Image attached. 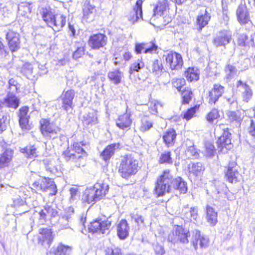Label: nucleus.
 Instances as JSON below:
<instances>
[{
	"label": "nucleus",
	"mask_w": 255,
	"mask_h": 255,
	"mask_svg": "<svg viewBox=\"0 0 255 255\" xmlns=\"http://www.w3.org/2000/svg\"><path fill=\"white\" fill-rule=\"evenodd\" d=\"M173 190L178 191L180 193H185L188 190L187 183L180 177L174 178L169 169L164 170L158 177L154 188L155 194L158 197Z\"/></svg>",
	"instance_id": "obj_1"
},
{
	"label": "nucleus",
	"mask_w": 255,
	"mask_h": 255,
	"mask_svg": "<svg viewBox=\"0 0 255 255\" xmlns=\"http://www.w3.org/2000/svg\"><path fill=\"white\" fill-rule=\"evenodd\" d=\"M109 188V185L102 181L96 183L93 187L85 190L82 200L88 204H94L106 195Z\"/></svg>",
	"instance_id": "obj_2"
},
{
	"label": "nucleus",
	"mask_w": 255,
	"mask_h": 255,
	"mask_svg": "<svg viewBox=\"0 0 255 255\" xmlns=\"http://www.w3.org/2000/svg\"><path fill=\"white\" fill-rule=\"evenodd\" d=\"M138 170V161L132 154H128L122 157L118 169L121 177L128 179L135 174Z\"/></svg>",
	"instance_id": "obj_3"
},
{
	"label": "nucleus",
	"mask_w": 255,
	"mask_h": 255,
	"mask_svg": "<svg viewBox=\"0 0 255 255\" xmlns=\"http://www.w3.org/2000/svg\"><path fill=\"white\" fill-rule=\"evenodd\" d=\"M83 144L82 142H75L73 147H68L62 154L65 159L67 161H72L76 163V166H80V163L78 162L83 159V156L86 155V152L81 147Z\"/></svg>",
	"instance_id": "obj_4"
},
{
	"label": "nucleus",
	"mask_w": 255,
	"mask_h": 255,
	"mask_svg": "<svg viewBox=\"0 0 255 255\" xmlns=\"http://www.w3.org/2000/svg\"><path fill=\"white\" fill-rule=\"evenodd\" d=\"M32 187L38 191L47 192L49 196L56 195L57 189L52 179L39 177L32 184Z\"/></svg>",
	"instance_id": "obj_5"
},
{
	"label": "nucleus",
	"mask_w": 255,
	"mask_h": 255,
	"mask_svg": "<svg viewBox=\"0 0 255 255\" xmlns=\"http://www.w3.org/2000/svg\"><path fill=\"white\" fill-rule=\"evenodd\" d=\"M40 124L41 133L46 138L54 140L61 130L60 128L50 123L48 119H42Z\"/></svg>",
	"instance_id": "obj_6"
},
{
	"label": "nucleus",
	"mask_w": 255,
	"mask_h": 255,
	"mask_svg": "<svg viewBox=\"0 0 255 255\" xmlns=\"http://www.w3.org/2000/svg\"><path fill=\"white\" fill-rule=\"evenodd\" d=\"M217 144L220 151L226 153L231 149L233 144L231 141V133L228 128L224 129L222 135L218 138Z\"/></svg>",
	"instance_id": "obj_7"
},
{
	"label": "nucleus",
	"mask_w": 255,
	"mask_h": 255,
	"mask_svg": "<svg viewBox=\"0 0 255 255\" xmlns=\"http://www.w3.org/2000/svg\"><path fill=\"white\" fill-rule=\"evenodd\" d=\"M209 239L207 237L202 235L200 231L195 230L193 231L191 243L195 250L200 248L206 249L209 246Z\"/></svg>",
	"instance_id": "obj_8"
},
{
	"label": "nucleus",
	"mask_w": 255,
	"mask_h": 255,
	"mask_svg": "<svg viewBox=\"0 0 255 255\" xmlns=\"http://www.w3.org/2000/svg\"><path fill=\"white\" fill-rule=\"evenodd\" d=\"M232 40V35L231 31L223 30L219 31L213 40V44L216 47H224L230 43Z\"/></svg>",
	"instance_id": "obj_9"
},
{
	"label": "nucleus",
	"mask_w": 255,
	"mask_h": 255,
	"mask_svg": "<svg viewBox=\"0 0 255 255\" xmlns=\"http://www.w3.org/2000/svg\"><path fill=\"white\" fill-rule=\"evenodd\" d=\"M166 63L172 70H179L183 65L182 56L176 52H170L164 55Z\"/></svg>",
	"instance_id": "obj_10"
},
{
	"label": "nucleus",
	"mask_w": 255,
	"mask_h": 255,
	"mask_svg": "<svg viewBox=\"0 0 255 255\" xmlns=\"http://www.w3.org/2000/svg\"><path fill=\"white\" fill-rule=\"evenodd\" d=\"M111 226V222L108 220L97 219L91 223L89 229L91 232L105 234Z\"/></svg>",
	"instance_id": "obj_11"
},
{
	"label": "nucleus",
	"mask_w": 255,
	"mask_h": 255,
	"mask_svg": "<svg viewBox=\"0 0 255 255\" xmlns=\"http://www.w3.org/2000/svg\"><path fill=\"white\" fill-rule=\"evenodd\" d=\"M236 86L241 93L243 101L245 103L249 102L252 99L254 95L251 87L240 80L238 81Z\"/></svg>",
	"instance_id": "obj_12"
},
{
	"label": "nucleus",
	"mask_w": 255,
	"mask_h": 255,
	"mask_svg": "<svg viewBox=\"0 0 255 255\" xmlns=\"http://www.w3.org/2000/svg\"><path fill=\"white\" fill-rule=\"evenodd\" d=\"M6 39L11 52L16 51L20 48V40L19 33L12 30H9L6 33Z\"/></svg>",
	"instance_id": "obj_13"
},
{
	"label": "nucleus",
	"mask_w": 255,
	"mask_h": 255,
	"mask_svg": "<svg viewBox=\"0 0 255 255\" xmlns=\"http://www.w3.org/2000/svg\"><path fill=\"white\" fill-rule=\"evenodd\" d=\"M107 40L108 37L104 34H95L90 37L88 44L92 49H99L107 44Z\"/></svg>",
	"instance_id": "obj_14"
},
{
	"label": "nucleus",
	"mask_w": 255,
	"mask_h": 255,
	"mask_svg": "<svg viewBox=\"0 0 255 255\" xmlns=\"http://www.w3.org/2000/svg\"><path fill=\"white\" fill-rule=\"evenodd\" d=\"M241 175L238 171L237 163L235 162H230L228 164L225 177L227 180L231 183H237L239 181Z\"/></svg>",
	"instance_id": "obj_15"
},
{
	"label": "nucleus",
	"mask_w": 255,
	"mask_h": 255,
	"mask_svg": "<svg viewBox=\"0 0 255 255\" xmlns=\"http://www.w3.org/2000/svg\"><path fill=\"white\" fill-rule=\"evenodd\" d=\"M75 97V92L73 90L63 92L61 96L62 100V108L68 112L73 109V100Z\"/></svg>",
	"instance_id": "obj_16"
},
{
	"label": "nucleus",
	"mask_w": 255,
	"mask_h": 255,
	"mask_svg": "<svg viewBox=\"0 0 255 255\" xmlns=\"http://www.w3.org/2000/svg\"><path fill=\"white\" fill-rule=\"evenodd\" d=\"M236 15L238 22L242 25L251 22L250 13L245 3H241L236 10Z\"/></svg>",
	"instance_id": "obj_17"
},
{
	"label": "nucleus",
	"mask_w": 255,
	"mask_h": 255,
	"mask_svg": "<svg viewBox=\"0 0 255 255\" xmlns=\"http://www.w3.org/2000/svg\"><path fill=\"white\" fill-rule=\"evenodd\" d=\"M183 146L185 154L188 158L197 159L199 157L200 150L195 147L193 141L187 139L184 141Z\"/></svg>",
	"instance_id": "obj_18"
},
{
	"label": "nucleus",
	"mask_w": 255,
	"mask_h": 255,
	"mask_svg": "<svg viewBox=\"0 0 255 255\" xmlns=\"http://www.w3.org/2000/svg\"><path fill=\"white\" fill-rule=\"evenodd\" d=\"M225 88L218 84L213 85V88L209 92L208 103L210 104H215L225 92Z\"/></svg>",
	"instance_id": "obj_19"
},
{
	"label": "nucleus",
	"mask_w": 255,
	"mask_h": 255,
	"mask_svg": "<svg viewBox=\"0 0 255 255\" xmlns=\"http://www.w3.org/2000/svg\"><path fill=\"white\" fill-rule=\"evenodd\" d=\"M94 0H86L83 5V18L87 21L93 19V13L96 10Z\"/></svg>",
	"instance_id": "obj_20"
},
{
	"label": "nucleus",
	"mask_w": 255,
	"mask_h": 255,
	"mask_svg": "<svg viewBox=\"0 0 255 255\" xmlns=\"http://www.w3.org/2000/svg\"><path fill=\"white\" fill-rule=\"evenodd\" d=\"M198 209L197 207H189V205L184 206L182 210V215L187 220L195 222L197 221L198 215Z\"/></svg>",
	"instance_id": "obj_21"
},
{
	"label": "nucleus",
	"mask_w": 255,
	"mask_h": 255,
	"mask_svg": "<svg viewBox=\"0 0 255 255\" xmlns=\"http://www.w3.org/2000/svg\"><path fill=\"white\" fill-rule=\"evenodd\" d=\"M39 12L42 16L43 20L47 23L48 26L52 24L56 15L58 13L56 9L49 6L41 7Z\"/></svg>",
	"instance_id": "obj_22"
},
{
	"label": "nucleus",
	"mask_w": 255,
	"mask_h": 255,
	"mask_svg": "<svg viewBox=\"0 0 255 255\" xmlns=\"http://www.w3.org/2000/svg\"><path fill=\"white\" fill-rule=\"evenodd\" d=\"M39 233L41 235L38 238L39 242H41L42 245L46 244L48 247H50L53 239L51 230L47 228L40 229Z\"/></svg>",
	"instance_id": "obj_23"
},
{
	"label": "nucleus",
	"mask_w": 255,
	"mask_h": 255,
	"mask_svg": "<svg viewBox=\"0 0 255 255\" xmlns=\"http://www.w3.org/2000/svg\"><path fill=\"white\" fill-rule=\"evenodd\" d=\"M120 144L114 143L108 145L101 153V157L106 161H108L114 155L115 151L120 149Z\"/></svg>",
	"instance_id": "obj_24"
},
{
	"label": "nucleus",
	"mask_w": 255,
	"mask_h": 255,
	"mask_svg": "<svg viewBox=\"0 0 255 255\" xmlns=\"http://www.w3.org/2000/svg\"><path fill=\"white\" fill-rule=\"evenodd\" d=\"M142 0H137L133 10L130 12L128 19L132 22H134L137 21L139 18L142 17Z\"/></svg>",
	"instance_id": "obj_25"
},
{
	"label": "nucleus",
	"mask_w": 255,
	"mask_h": 255,
	"mask_svg": "<svg viewBox=\"0 0 255 255\" xmlns=\"http://www.w3.org/2000/svg\"><path fill=\"white\" fill-rule=\"evenodd\" d=\"M129 227L127 220H122L117 226V235L121 240H125L128 236Z\"/></svg>",
	"instance_id": "obj_26"
},
{
	"label": "nucleus",
	"mask_w": 255,
	"mask_h": 255,
	"mask_svg": "<svg viewBox=\"0 0 255 255\" xmlns=\"http://www.w3.org/2000/svg\"><path fill=\"white\" fill-rule=\"evenodd\" d=\"M66 21V16L58 12L49 27H52L55 31H59L65 25Z\"/></svg>",
	"instance_id": "obj_27"
},
{
	"label": "nucleus",
	"mask_w": 255,
	"mask_h": 255,
	"mask_svg": "<svg viewBox=\"0 0 255 255\" xmlns=\"http://www.w3.org/2000/svg\"><path fill=\"white\" fill-rule=\"evenodd\" d=\"M130 117V114L128 113H126L119 116L118 119L116 120V125L117 127L122 129L129 128L132 122Z\"/></svg>",
	"instance_id": "obj_28"
},
{
	"label": "nucleus",
	"mask_w": 255,
	"mask_h": 255,
	"mask_svg": "<svg viewBox=\"0 0 255 255\" xmlns=\"http://www.w3.org/2000/svg\"><path fill=\"white\" fill-rule=\"evenodd\" d=\"M157 49V46L154 43H151L150 46H148L144 43H136L135 45L134 51L136 54H139L142 50H144V53H152L155 52Z\"/></svg>",
	"instance_id": "obj_29"
},
{
	"label": "nucleus",
	"mask_w": 255,
	"mask_h": 255,
	"mask_svg": "<svg viewBox=\"0 0 255 255\" xmlns=\"http://www.w3.org/2000/svg\"><path fill=\"white\" fill-rule=\"evenodd\" d=\"M13 150L7 148L0 156V169L7 166L13 157Z\"/></svg>",
	"instance_id": "obj_30"
},
{
	"label": "nucleus",
	"mask_w": 255,
	"mask_h": 255,
	"mask_svg": "<svg viewBox=\"0 0 255 255\" xmlns=\"http://www.w3.org/2000/svg\"><path fill=\"white\" fill-rule=\"evenodd\" d=\"M176 135L175 130L173 128H170L164 133L162 138L167 146L170 147L174 144Z\"/></svg>",
	"instance_id": "obj_31"
},
{
	"label": "nucleus",
	"mask_w": 255,
	"mask_h": 255,
	"mask_svg": "<svg viewBox=\"0 0 255 255\" xmlns=\"http://www.w3.org/2000/svg\"><path fill=\"white\" fill-rule=\"evenodd\" d=\"M50 252L54 255H70L71 248L68 246L59 244L57 247H53Z\"/></svg>",
	"instance_id": "obj_32"
},
{
	"label": "nucleus",
	"mask_w": 255,
	"mask_h": 255,
	"mask_svg": "<svg viewBox=\"0 0 255 255\" xmlns=\"http://www.w3.org/2000/svg\"><path fill=\"white\" fill-rule=\"evenodd\" d=\"M211 18L210 13H208L206 9L203 11H201L200 13L198 15L196 22L200 29H202L206 25Z\"/></svg>",
	"instance_id": "obj_33"
},
{
	"label": "nucleus",
	"mask_w": 255,
	"mask_h": 255,
	"mask_svg": "<svg viewBox=\"0 0 255 255\" xmlns=\"http://www.w3.org/2000/svg\"><path fill=\"white\" fill-rule=\"evenodd\" d=\"M224 72L225 74L224 79L227 82H229L237 75L238 70L235 66L229 63L225 66Z\"/></svg>",
	"instance_id": "obj_34"
},
{
	"label": "nucleus",
	"mask_w": 255,
	"mask_h": 255,
	"mask_svg": "<svg viewBox=\"0 0 255 255\" xmlns=\"http://www.w3.org/2000/svg\"><path fill=\"white\" fill-rule=\"evenodd\" d=\"M4 102L7 107L17 109L19 105V99L13 93H8L5 98Z\"/></svg>",
	"instance_id": "obj_35"
},
{
	"label": "nucleus",
	"mask_w": 255,
	"mask_h": 255,
	"mask_svg": "<svg viewBox=\"0 0 255 255\" xmlns=\"http://www.w3.org/2000/svg\"><path fill=\"white\" fill-rule=\"evenodd\" d=\"M206 219L207 222L211 226H215L217 222V213L214 208L209 205H207L206 208Z\"/></svg>",
	"instance_id": "obj_36"
},
{
	"label": "nucleus",
	"mask_w": 255,
	"mask_h": 255,
	"mask_svg": "<svg viewBox=\"0 0 255 255\" xmlns=\"http://www.w3.org/2000/svg\"><path fill=\"white\" fill-rule=\"evenodd\" d=\"M176 232L178 239V242L183 244H187L189 242L188 238L190 236L189 232L181 226L176 227Z\"/></svg>",
	"instance_id": "obj_37"
},
{
	"label": "nucleus",
	"mask_w": 255,
	"mask_h": 255,
	"mask_svg": "<svg viewBox=\"0 0 255 255\" xmlns=\"http://www.w3.org/2000/svg\"><path fill=\"white\" fill-rule=\"evenodd\" d=\"M83 123L87 128L91 127L98 123V118L95 112L89 113L83 116Z\"/></svg>",
	"instance_id": "obj_38"
},
{
	"label": "nucleus",
	"mask_w": 255,
	"mask_h": 255,
	"mask_svg": "<svg viewBox=\"0 0 255 255\" xmlns=\"http://www.w3.org/2000/svg\"><path fill=\"white\" fill-rule=\"evenodd\" d=\"M20 152L27 158L33 159L37 156V148L34 145H29L21 148Z\"/></svg>",
	"instance_id": "obj_39"
},
{
	"label": "nucleus",
	"mask_w": 255,
	"mask_h": 255,
	"mask_svg": "<svg viewBox=\"0 0 255 255\" xmlns=\"http://www.w3.org/2000/svg\"><path fill=\"white\" fill-rule=\"evenodd\" d=\"M189 172L195 176L201 175L205 169L203 164L201 162L193 163L189 165Z\"/></svg>",
	"instance_id": "obj_40"
},
{
	"label": "nucleus",
	"mask_w": 255,
	"mask_h": 255,
	"mask_svg": "<svg viewBox=\"0 0 255 255\" xmlns=\"http://www.w3.org/2000/svg\"><path fill=\"white\" fill-rule=\"evenodd\" d=\"M185 76L189 82L197 81L199 79V70L194 67H190L185 72Z\"/></svg>",
	"instance_id": "obj_41"
},
{
	"label": "nucleus",
	"mask_w": 255,
	"mask_h": 255,
	"mask_svg": "<svg viewBox=\"0 0 255 255\" xmlns=\"http://www.w3.org/2000/svg\"><path fill=\"white\" fill-rule=\"evenodd\" d=\"M31 7L30 4L27 2H21L18 6V14L26 17H28L30 14Z\"/></svg>",
	"instance_id": "obj_42"
},
{
	"label": "nucleus",
	"mask_w": 255,
	"mask_h": 255,
	"mask_svg": "<svg viewBox=\"0 0 255 255\" xmlns=\"http://www.w3.org/2000/svg\"><path fill=\"white\" fill-rule=\"evenodd\" d=\"M21 73L23 74L27 79H32L35 76L33 74V67L32 64L25 63L21 69Z\"/></svg>",
	"instance_id": "obj_43"
},
{
	"label": "nucleus",
	"mask_w": 255,
	"mask_h": 255,
	"mask_svg": "<svg viewBox=\"0 0 255 255\" xmlns=\"http://www.w3.org/2000/svg\"><path fill=\"white\" fill-rule=\"evenodd\" d=\"M167 7L168 4L166 0L158 2L153 8L154 15L161 16Z\"/></svg>",
	"instance_id": "obj_44"
},
{
	"label": "nucleus",
	"mask_w": 255,
	"mask_h": 255,
	"mask_svg": "<svg viewBox=\"0 0 255 255\" xmlns=\"http://www.w3.org/2000/svg\"><path fill=\"white\" fill-rule=\"evenodd\" d=\"M108 77L114 84L118 85L121 82L122 77V72L119 70H115L108 73Z\"/></svg>",
	"instance_id": "obj_45"
},
{
	"label": "nucleus",
	"mask_w": 255,
	"mask_h": 255,
	"mask_svg": "<svg viewBox=\"0 0 255 255\" xmlns=\"http://www.w3.org/2000/svg\"><path fill=\"white\" fill-rule=\"evenodd\" d=\"M171 155L170 151H165L162 152L159 157L158 163L159 164H172L173 160Z\"/></svg>",
	"instance_id": "obj_46"
},
{
	"label": "nucleus",
	"mask_w": 255,
	"mask_h": 255,
	"mask_svg": "<svg viewBox=\"0 0 255 255\" xmlns=\"http://www.w3.org/2000/svg\"><path fill=\"white\" fill-rule=\"evenodd\" d=\"M153 123L149 118L146 116L143 117L141 120V125L139 128L140 131L145 132L151 128Z\"/></svg>",
	"instance_id": "obj_47"
},
{
	"label": "nucleus",
	"mask_w": 255,
	"mask_h": 255,
	"mask_svg": "<svg viewBox=\"0 0 255 255\" xmlns=\"http://www.w3.org/2000/svg\"><path fill=\"white\" fill-rule=\"evenodd\" d=\"M144 67V63L142 59H138L133 62L130 66L129 73L132 74L134 72H138Z\"/></svg>",
	"instance_id": "obj_48"
},
{
	"label": "nucleus",
	"mask_w": 255,
	"mask_h": 255,
	"mask_svg": "<svg viewBox=\"0 0 255 255\" xmlns=\"http://www.w3.org/2000/svg\"><path fill=\"white\" fill-rule=\"evenodd\" d=\"M249 132L252 136V141L251 144L252 146H255V121L252 119H250L248 122Z\"/></svg>",
	"instance_id": "obj_49"
},
{
	"label": "nucleus",
	"mask_w": 255,
	"mask_h": 255,
	"mask_svg": "<svg viewBox=\"0 0 255 255\" xmlns=\"http://www.w3.org/2000/svg\"><path fill=\"white\" fill-rule=\"evenodd\" d=\"M182 92V96L183 99V103L184 104H188L191 101L192 96V92L189 88H185Z\"/></svg>",
	"instance_id": "obj_50"
},
{
	"label": "nucleus",
	"mask_w": 255,
	"mask_h": 255,
	"mask_svg": "<svg viewBox=\"0 0 255 255\" xmlns=\"http://www.w3.org/2000/svg\"><path fill=\"white\" fill-rule=\"evenodd\" d=\"M70 220H69V216H61L60 218V229L65 230L68 229H71L69 224Z\"/></svg>",
	"instance_id": "obj_51"
},
{
	"label": "nucleus",
	"mask_w": 255,
	"mask_h": 255,
	"mask_svg": "<svg viewBox=\"0 0 255 255\" xmlns=\"http://www.w3.org/2000/svg\"><path fill=\"white\" fill-rule=\"evenodd\" d=\"M163 70V66L160 61L157 59L154 60L152 62V71L155 74H158L161 72Z\"/></svg>",
	"instance_id": "obj_52"
},
{
	"label": "nucleus",
	"mask_w": 255,
	"mask_h": 255,
	"mask_svg": "<svg viewBox=\"0 0 255 255\" xmlns=\"http://www.w3.org/2000/svg\"><path fill=\"white\" fill-rule=\"evenodd\" d=\"M220 117L219 111L216 109H213L206 117L207 120L210 123Z\"/></svg>",
	"instance_id": "obj_53"
},
{
	"label": "nucleus",
	"mask_w": 255,
	"mask_h": 255,
	"mask_svg": "<svg viewBox=\"0 0 255 255\" xmlns=\"http://www.w3.org/2000/svg\"><path fill=\"white\" fill-rule=\"evenodd\" d=\"M177 234L178 233L176 232V227L171 233L169 234L167 238V241L174 245L179 243Z\"/></svg>",
	"instance_id": "obj_54"
},
{
	"label": "nucleus",
	"mask_w": 255,
	"mask_h": 255,
	"mask_svg": "<svg viewBox=\"0 0 255 255\" xmlns=\"http://www.w3.org/2000/svg\"><path fill=\"white\" fill-rule=\"evenodd\" d=\"M206 153L205 155L207 157H212L214 155L215 152V147L213 144L210 142L205 144Z\"/></svg>",
	"instance_id": "obj_55"
},
{
	"label": "nucleus",
	"mask_w": 255,
	"mask_h": 255,
	"mask_svg": "<svg viewBox=\"0 0 255 255\" xmlns=\"http://www.w3.org/2000/svg\"><path fill=\"white\" fill-rule=\"evenodd\" d=\"M247 35L245 33L239 34L238 36V44L240 46H246L249 45V41H247Z\"/></svg>",
	"instance_id": "obj_56"
},
{
	"label": "nucleus",
	"mask_w": 255,
	"mask_h": 255,
	"mask_svg": "<svg viewBox=\"0 0 255 255\" xmlns=\"http://www.w3.org/2000/svg\"><path fill=\"white\" fill-rule=\"evenodd\" d=\"M130 217L132 220H134L138 226L144 224V218L141 215L137 213H132L130 214Z\"/></svg>",
	"instance_id": "obj_57"
},
{
	"label": "nucleus",
	"mask_w": 255,
	"mask_h": 255,
	"mask_svg": "<svg viewBox=\"0 0 255 255\" xmlns=\"http://www.w3.org/2000/svg\"><path fill=\"white\" fill-rule=\"evenodd\" d=\"M105 255H122L121 250L118 247L108 248L105 250Z\"/></svg>",
	"instance_id": "obj_58"
},
{
	"label": "nucleus",
	"mask_w": 255,
	"mask_h": 255,
	"mask_svg": "<svg viewBox=\"0 0 255 255\" xmlns=\"http://www.w3.org/2000/svg\"><path fill=\"white\" fill-rule=\"evenodd\" d=\"M227 116L231 122H237L239 123L241 121L240 117L238 115L237 113L236 112L234 111H229L227 113Z\"/></svg>",
	"instance_id": "obj_59"
},
{
	"label": "nucleus",
	"mask_w": 255,
	"mask_h": 255,
	"mask_svg": "<svg viewBox=\"0 0 255 255\" xmlns=\"http://www.w3.org/2000/svg\"><path fill=\"white\" fill-rule=\"evenodd\" d=\"M43 162L47 171H49L51 173H54L55 171H57V169L55 166L53 165L51 161H49L48 159H44L43 160Z\"/></svg>",
	"instance_id": "obj_60"
},
{
	"label": "nucleus",
	"mask_w": 255,
	"mask_h": 255,
	"mask_svg": "<svg viewBox=\"0 0 255 255\" xmlns=\"http://www.w3.org/2000/svg\"><path fill=\"white\" fill-rule=\"evenodd\" d=\"M29 118H24L19 119V124L22 129H29Z\"/></svg>",
	"instance_id": "obj_61"
},
{
	"label": "nucleus",
	"mask_w": 255,
	"mask_h": 255,
	"mask_svg": "<svg viewBox=\"0 0 255 255\" xmlns=\"http://www.w3.org/2000/svg\"><path fill=\"white\" fill-rule=\"evenodd\" d=\"M195 113L196 108L195 107L191 108L184 113L183 118L188 121L193 117Z\"/></svg>",
	"instance_id": "obj_62"
},
{
	"label": "nucleus",
	"mask_w": 255,
	"mask_h": 255,
	"mask_svg": "<svg viewBox=\"0 0 255 255\" xmlns=\"http://www.w3.org/2000/svg\"><path fill=\"white\" fill-rule=\"evenodd\" d=\"M161 107L160 104L158 102H155L154 103H151L150 107L149 108V112L153 115H156L157 114L158 107Z\"/></svg>",
	"instance_id": "obj_63"
},
{
	"label": "nucleus",
	"mask_w": 255,
	"mask_h": 255,
	"mask_svg": "<svg viewBox=\"0 0 255 255\" xmlns=\"http://www.w3.org/2000/svg\"><path fill=\"white\" fill-rule=\"evenodd\" d=\"M153 249L156 255H163L165 253L164 247L158 244L154 245Z\"/></svg>",
	"instance_id": "obj_64"
}]
</instances>
